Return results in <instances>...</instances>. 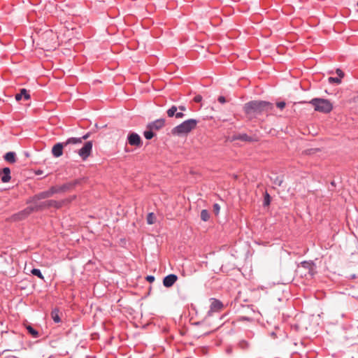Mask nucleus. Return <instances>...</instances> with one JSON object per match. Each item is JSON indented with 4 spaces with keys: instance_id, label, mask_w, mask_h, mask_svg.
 Listing matches in <instances>:
<instances>
[{
    "instance_id": "f257e3e1",
    "label": "nucleus",
    "mask_w": 358,
    "mask_h": 358,
    "mask_svg": "<svg viewBox=\"0 0 358 358\" xmlns=\"http://www.w3.org/2000/svg\"><path fill=\"white\" fill-rule=\"evenodd\" d=\"M273 108V103L266 101H250L244 104L243 110L248 115L262 114Z\"/></svg>"
},
{
    "instance_id": "f03ea898",
    "label": "nucleus",
    "mask_w": 358,
    "mask_h": 358,
    "mask_svg": "<svg viewBox=\"0 0 358 358\" xmlns=\"http://www.w3.org/2000/svg\"><path fill=\"white\" fill-rule=\"evenodd\" d=\"M38 45L41 49L47 51L55 50L59 45L57 36L52 30H48L40 35Z\"/></svg>"
},
{
    "instance_id": "7ed1b4c3",
    "label": "nucleus",
    "mask_w": 358,
    "mask_h": 358,
    "mask_svg": "<svg viewBox=\"0 0 358 358\" xmlns=\"http://www.w3.org/2000/svg\"><path fill=\"white\" fill-rule=\"evenodd\" d=\"M198 122L199 121L196 119H188L173 127L171 134L177 136L187 135L196 127Z\"/></svg>"
},
{
    "instance_id": "20e7f679",
    "label": "nucleus",
    "mask_w": 358,
    "mask_h": 358,
    "mask_svg": "<svg viewBox=\"0 0 358 358\" xmlns=\"http://www.w3.org/2000/svg\"><path fill=\"white\" fill-rule=\"evenodd\" d=\"M310 103L314 107L315 111L322 113H329L333 109L332 103L329 100L322 98H314Z\"/></svg>"
},
{
    "instance_id": "39448f33",
    "label": "nucleus",
    "mask_w": 358,
    "mask_h": 358,
    "mask_svg": "<svg viewBox=\"0 0 358 358\" xmlns=\"http://www.w3.org/2000/svg\"><path fill=\"white\" fill-rule=\"evenodd\" d=\"M79 183L78 180L66 182L59 186H52L50 189L52 194L66 192L74 188Z\"/></svg>"
},
{
    "instance_id": "423d86ee",
    "label": "nucleus",
    "mask_w": 358,
    "mask_h": 358,
    "mask_svg": "<svg viewBox=\"0 0 358 358\" xmlns=\"http://www.w3.org/2000/svg\"><path fill=\"white\" fill-rule=\"evenodd\" d=\"M37 211L42 210L45 208H49L51 207L55 208H60L62 206V203L55 200H47L45 201L39 202L38 204L35 205Z\"/></svg>"
},
{
    "instance_id": "0eeeda50",
    "label": "nucleus",
    "mask_w": 358,
    "mask_h": 358,
    "mask_svg": "<svg viewBox=\"0 0 358 358\" xmlns=\"http://www.w3.org/2000/svg\"><path fill=\"white\" fill-rule=\"evenodd\" d=\"M93 143L92 141H87L83 146L78 150V153L81 159L85 161L91 155Z\"/></svg>"
},
{
    "instance_id": "6e6552de",
    "label": "nucleus",
    "mask_w": 358,
    "mask_h": 358,
    "mask_svg": "<svg viewBox=\"0 0 358 358\" xmlns=\"http://www.w3.org/2000/svg\"><path fill=\"white\" fill-rule=\"evenodd\" d=\"M127 142L132 146L141 147L143 145V141L139 134L131 131L127 137Z\"/></svg>"
},
{
    "instance_id": "1a4fd4ad",
    "label": "nucleus",
    "mask_w": 358,
    "mask_h": 358,
    "mask_svg": "<svg viewBox=\"0 0 358 358\" xmlns=\"http://www.w3.org/2000/svg\"><path fill=\"white\" fill-rule=\"evenodd\" d=\"M210 301L211 303L210 310L207 313L208 316H211L213 312L220 311L224 307L222 302L215 298H210Z\"/></svg>"
},
{
    "instance_id": "9d476101",
    "label": "nucleus",
    "mask_w": 358,
    "mask_h": 358,
    "mask_svg": "<svg viewBox=\"0 0 358 358\" xmlns=\"http://www.w3.org/2000/svg\"><path fill=\"white\" fill-rule=\"evenodd\" d=\"M231 138V141H241L243 142H254L257 141L254 137L250 136L245 133L234 134Z\"/></svg>"
},
{
    "instance_id": "9b49d317",
    "label": "nucleus",
    "mask_w": 358,
    "mask_h": 358,
    "mask_svg": "<svg viewBox=\"0 0 358 358\" xmlns=\"http://www.w3.org/2000/svg\"><path fill=\"white\" fill-rule=\"evenodd\" d=\"M178 280V275L173 273L169 274L163 278V285L165 287H171Z\"/></svg>"
},
{
    "instance_id": "f8f14e48",
    "label": "nucleus",
    "mask_w": 358,
    "mask_h": 358,
    "mask_svg": "<svg viewBox=\"0 0 358 358\" xmlns=\"http://www.w3.org/2000/svg\"><path fill=\"white\" fill-rule=\"evenodd\" d=\"M165 125V119L159 118L151 122H149L147 125V129L152 130H159Z\"/></svg>"
},
{
    "instance_id": "ddd939ff",
    "label": "nucleus",
    "mask_w": 358,
    "mask_h": 358,
    "mask_svg": "<svg viewBox=\"0 0 358 358\" xmlns=\"http://www.w3.org/2000/svg\"><path fill=\"white\" fill-rule=\"evenodd\" d=\"M65 147L63 142L55 143L52 148V154L55 157H59L63 155V150Z\"/></svg>"
},
{
    "instance_id": "4468645a",
    "label": "nucleus",
    "mask_w": 358,
    "mask_h": 358,
    "mask_svg": "<svg viewBox=\"0 0 358 358\" xmlns=\"http://www.w3.org/2000/svg\"><path fill=\"white\" fill-rule=\"evenodd\" d=\"M1 180L3 183L8 182L10 179V169L9 167H4L0 170Z\"/></svg>"
},
{
    "instance_id": "2eb2a0df",
    "label": "nucleus",
    "mask_w": 358,
    "mask_h": 358,
    "mask_svg": "<svg viewBox=\"0 0 358 358\" xmlns=\"http://www.w3.org/2000/svg\"><path fill=\"white\" fill-rule=\"evenodd\" d=\"M3 159L6 162L13 164L16 162L17 159L16 153L13 151L8 152L4 155Z\"/></svg>"
},
{
    "instance_id": "dca6fc26",
    "label": "nucleus",
    "mask_w": 358,
    "mask_h": 358,
    "mask_svg": "<svg viewBox=\"0 0 358 358\" xmlns=\"http://www.w3.org/2000/svg\"><path fill=\"white\" fill-rule=\"evenodd\" d=\"M270 180L274 185H278L279 187L281 186L283 182L282 177L277 176L275 173H273L270 176Z\"/></svg>"
},
{
    "instance_id": "f3484780",
    "label": "nucleus",
    "mask_w": 358,
    "mask_h": 358,
    "mask_svg": "<svg viewBox=\"0 0 358 358\" xmlns=\"http://www.w3.org/2000/svg\"><path fill=\"white\" fill-rule=\"evenodd\" d=\"M31 97L29 91H20V93L15 95V100L20 101L22 98L25 100L29 99Z\"/></svg>"
},
{
    "instance_id": "a211bd4d",
    "label": "nucleus",
    "mask_w": 358,
    "mask_h": 358,
    "mask_svg": "<svg viewBox=\"0 0 358 358\" xmlns=\"http://www.w3.org/2000/svg\"><path fill=\"white\" fill-rule=\"evenodd\" d=\"M51 317L55 323H59L61 322L59 310L57 308L52 309L51 311Z\"/></svg>"
},
{
    "instance_id": "6ab92c4d",
    "label": "nucleus",
    "mask_w": 358,
    "mask_h": 358,
    "mask_svg": "<svg viewBox=\"0 0 358 358\" xmlns=\"http://www.w3.org/2000/svg\"><path fill=\"white\" fill-rule=\"evenodd\" d=\"M37 195H38V199L40 200H42V199H45L50 198L53 194H52V191H51V189L50 188L49 189H48L46 191H43V192L38 193Z\"/></svg>"
},
{
    "instance_id": "aec40b11",
    "label": "nucleus",
    "mask_w": 358,
    "mask_h": 358,
    "mask_svg": "<svg viewBox=\"0 0 358 358\" xmlns=\"http://www.w3.org/2000/svg\"><path fill=\"white\" fill-rule=\"evenodd\" d=\"M22 212L24 214V216L27 218L29 215H30L34 212H37L36 208V206H29L24 209L22 210Z\"/></svg>"
},
{
    "instance_id": "412c9836",
    "label": "nucleus",
    "mask_w": 358,
    "mask_h": 358,
    "mask_svg": "<svg viewBox=\"0 0 358 358\" xmlns=\"http://www.w3.org/2000/svg\"><path fill=\"white\" fill-rule=\"evenodd\" d=\"M26 329L33 338H36L39 336L38 331L35 329L31 324L26 325Z\"/></svg>"
},
{
    "instance_id": "4be33fe9",
    "label": "nucleus",
    "mask_w": 358,
    "mask_h": 358,
    "mask_svg": "<svg viewBox=\"0 0 358 358\" xmlns=\"http://www.w3.org/2000/svg\"><path fill=\"white\" fill-rule=\"evenodd\" d=\"M63 143H64V145L66 146L69 144H73V145L80 144V143H81V141L79 138L71 137V138H69L68 139H66V141Z\"/></svg>"
},
{
    "instance_id": "5701e85b",
    "label": "nucleus",
    "mask_w": 358,
    "mask_h": 358,
    "mask_svg": "<svg viewBox=\"0 0 358 358\" xmlns=\"http://www.w3.org/2000/svg\"><path fill=\"white\" fill-rule=\"evenodd\" d=\"M26 219V217L24 216L22 210L19 211L17 213H15L12 215L11 220L15 222L21 221Z\"/></svg>"
},
{
    "instance_id": "b1692460",
    "label": "nucleus",
    "mask_w": 358,
    "mask_h": 358,
    "mask_svg": "<svg viewBox=\"0 0 358 358\" xmlns=\"http://www.w3.org/2000/svg\"><path fill=\"white\" fill-rule=\"evenodd\" d=\"M38 201H40V199H38V195L36 194L29 197L27 200L26 203H27V204L32 203V204H34L33 206H34V205L39 203Z\"/></svg>"
},
{
    "instance_id": "393cba45",
    "label": "nucleus",
    "mask_w": 358,
    "mask_h": 358,
    "mask_svg": "<svg viewBox=\"0 0 358 358\" xmlns=\"http://www.w3.org/2000/svg\"><path fill=\"white\" fill-rule=\"evenodd\" d=\"M271 197L270 194L266 192L264 195L263 206L266 207L271 204Z\"/></svg>"
},
{
    "instance_id": "a878e982",
    "label": "nucleus",
    "mask_w": 358,
    "mask_h": 358,
    "mask_svg": "<svg viewBox=\"0 0 358 358\" xmlns=\"http://www.w3.org/2000/svg\"><path fill=\"white\" fill-rule=\"evenodd\" d=\"M31 273L34 275L37 276L38 278L44 280V276L41 272V271L39 268H34L31 270Z\"/></svg>"
},
{
    "instance_id": "bb28decb",
    "label": "nucleus",
    "mask_w": 358,
    "mask_h": 358,
    "mask_svg": "<svg viewBox=\"0 0 358 358\" xmlns=\"http://www.w3.org/2000/svg\"><path fill=\"white\" fill-rule=\"evenodd\" d=\"M200 217H201V220H203L204 222H207L210 219V213H209L208 210L206 209H203L201 211Z\"/></svg>"
},
{
    "instance_id": "cd10ccee",
    "label": "nucleus",
    "mask_w": 358,
    "mask_h": 358,
    "mask_svg": "<svg viewBox=\"0 0 358 358\" xmlns=\"http://www.w3.org/2000/svg\"><path fill=\"white\" fill-rule=\"evenodd\" d=\"M301 266L306 269H312L313 266L315 265L313 261H303L301 263Z\"/></svg>"
},
{
    "instance_id": "c85d7f7f",
    "label": "nucleus",
    "mask_w": 358,
    "mask_h": 358,
    "mask_svg": "<svg viewBox=\"0 0 358 358\" xmlns=\"http://www.w3.org/2000/svg\"><path fill=\"white\" fill-rule=\"evenodd\" d=\"M178 110V107L176 106H172L170 108H169L166 111L167 115L169 117H172L176 115Z\"/></svg>"
},
{
    "instance_id": "c756f323",
    "label": "nucleus",
    "mask_w": 358,
    "mask_h": 358,
    "mask_svg": "<svg viewBox=\"0 0 358 358\" xmlns=\"http://www.w3.org/2000/svg\"><path fill=\"white\" fill-rule=\"evenodd\" d=\"M143 136L147 140H150L155 136V134L153 132L152 129H148V130L143 132Z\"/></svg>"
},
{
    "instance_id": "7c9ffc66",
    "label": "nucleus",
    "mask_w": 358,
    "mask_h": 358,
    "mask_svg": "<svg viewBox=\"0 0 358 358\" xmlns=\"http://www.w3.org/2000/svg\"><path fill=\"white\" fill-rule=\"evenodd\" d=\"M238 346L239 348H241L242 350H246L249 348L250 344L247 341L241 340L238 342Z\"/></svg>"
},
{
    "instance_id": "2f4dec72",
    "label": "nucleus",
    "mask_w": 358,
    "mask_h": 358,
    "mask_svg": "<svg viewBox=\"0 0 358 358\" xmlns=\"http://www.w3.org/2000/svg\"><path fill=\"white\" fill-rule=\"evenodd\" d=\"M154 213H150L147 216V223L148 224H152L154 223Z\"/></svg>"
},
{
    "instance_id": "473e14b6",
    "label": "nucleus",
    "mask_w": 358,
    "mask_h": 358,
    "mask_svg": "<svg viewBox=\"0 0 358 358\" xmlns=\"http://www.w3.org/2000/svg\"><path fill=\"white\" fill-rule=\"evenodd\" d=\"M328 81H329V83H336L337 84H340L341 83V78H333V77H329L328 78Z\"/></svg>"
},
{
    "instance_id": "72a5a7b5",
    "label": "nucleus",
    "mask_w": 358,
    "mask_h": 358,
    "mask_svg": "<svg viewBox=\"0 0 358 358\" xmlns=\"http://www.w3.org/2000/svg\"><path fill=\"white\" fill-rule=\"evenodd\" d=\"M213 208L214 213L216 215H217L219 214V213H220V206L218 203H215L213 204Z\"/></svg>"
},
{
    "instance_id": "f704fd0d",
    "label": "nucleus",
    "mask_w": 358,
    "mask_h": 358,
    "mask_svg": "<svg viewBox=\"0 0 358 358\" xmlns=\"http://www.w3.org/2000/svg\"><path fill=\"white\" fill-rule=\"evenodd\" d=\"M286 106V103L284 101H278L276 103V106L279 108L280 109H283Z\"/></svg>"
},
{
    "instance_id": "c9c22d12",
    "label": "nucleus",
    "mask_w": 358,
    "mask_h": 358,
    "mask_svg": "<svg viewBox=\"0 0 358 358\" xmlns=\"http://www.w3.org/2000/svg\"><path fill=\"white\" fill-rule=\"evenodd\" d=\"M145 279L148 282H149L150 283H152L155 281V278L154 275H148L146 276Z\"/></svg>"
},
{
    "instance_id": "e433bc0d",
    "label": "nucleus",
    "mask_w": 358,
    "mask_h": 358,
    "mask_svg": "<svg viewBox=\"0 0 358 358\" xmlns=\"http://www.w3.org/2000/svg\"><path fill=\"white\" fill-rule=\"evenodd\" d=\"M336 74L338 76L339 78H342L344 77V73L340 69H337L336 71Z\"/></svg>"
},
{
    "instance_id": "4c0bfd02",
    "label": "nucleus",
    "mask_w": 358,
    "mask_h": 358,
    "mask_svg": "<svg viewBox=\"0 0 358 358\" xmlns=\"http://www.w3.org/2000/svg\"><path fill=\"white\" fill-rule=\"evenodd\" d=\"M90 135H91V133L87 132L85 135H83L82 137L79 138L81 141V143L83 142V140H87L88 138H90Z\"/></svg>"
},
{
    "instance_id": "58836bf2",
    "label": "nucleus",
    "mask_w": 358,
    "mask_h": 358,
    "mask_svg": "<svg viewBox=\"0 0 358 358\" xmlns=\"http://www.w3.org/2000/svg\"><path fill=\"white\" fill-rule=\"evenodd\" d=\"M194 101L196 103H200L202 101V96L199 94L196 95L194 98Z\"/></svg>"
},
{
    "instance_id": "ea45409f",
    "label": "nucleus",
    "mask_w": 358,
    "mask_h": 358,
    "mask_svg": "<svg viewBox=\"0 0 358 358\" xmlns=\"http://www.w3.org/2000/svg\"><path fill=\"white\" fill-rule=\"evenodd\" d=\"M217 101H218L220 103H222V104H223V103H226V99H225V97H224V96H220L217 98Z\"/></svg>"
},
{
    "instance_id": "a19ab883",
    "label": "nucleus",
    "mask_w": 358,
    "mask_h": 358,
    "mask_svg": "<svg viewBox=\"0 0 358 358\" xmlns=\"http://www.w3.org/2000/svg\"><path fill=\"white\" fill-rule=\"evenodd\" d=\"M185 116V114L182 112H176V114L175 115L176 118L180 119L182 118Z\"/></svg>"
},
{
    "instance_id": "79ce46f5",
    "label": "nucleus",
    "mask_w": 358,
    "mask_h": 358,
    "mask_svg": "<svg viewBox=\"0 0 358 358\" xmlns=\"http://www.w3.org/2000/svg\"><path fill=\"white\" fill-rule=\"evenodd\" d=\"M225 352L227 354V355H231L232 352H233V348L231 346H229L226 348L225 350Z\"/></svg>"
},
{
    "instance_id": "37998d69",
    "label": "nucleus",
    "mask_w": 358,
    "mask_h": 358,
    "mask_svg": "<svg viewBox=\"0 0 358 358\" xmlns=\"http://www.w3.org/2000/svg\"><path fill=\"white\" fill-rule=\"evenodd\" d=\"M43 173V171L41 169H37L35 171V174L37 176L42 175Z\"/></svg>"
},
{
    "instance_id": "c03bdc74",
    "label": "nucleus",
    "mask_w": 358,
    "mask_h": 358,
    "mask_svg": "<svg viewBox=\"0 0 358 358\" xmlns=\"http://www.w3.org/2000/svg\"><path fill=\"white\" fill-rule=\"evenodd\" d=\"M178 108H179L181 112L186 110V107L183 105L179 106Z\"/></svg>"
},
{
    "instance_id": "a18cd8bd",
    "label": "nucleus",
    "mask_w": 358,
    "mask_h": 358,
    "mask_svg": "<svg viewBox=\"0 0 358 358\" xmlns=\"http://www.w3.org/2000/svg\"><path fill=\"white\" fill-rule=\"evenodd\" d=\"M331 185L333 187H336V182H335V181H334V180H333V181H331Z\"/></svg>"
},
{
    "instance_id": "49530a36",
    "label": "nucleus",
    "mask_w": 358,
    "mask_h": 358,
    "mask_svg": "<svg viewBox=\"0 0 358 358\" xmlns=\"http://www.w3.org/2000/svg\"><path fill=\"white\" fill-rule=\"evenodd\" d=\"M201 324V322H196L194 324L198 326V325H200Z\"/></svg>"
},
{
    "instance_id": "de8ad7c7",
    "label": "nucleus",
    "mask_w": 358,
    "mask_h": 358,
    "mask_svg": "<svg viewBox=\"0 0 358 358\" xmlns=\"http://www.w3.org/2000/svg\"><path fill=\"white\" fill-rule=\"evenodd\" d=\"M243 320H248H248H250V318H249V317H243Z\"/></svg>"
},
{
    "instance_id": "09e8293b",
    "label": "nucleus",
    "mask_w": 358,
    "mask_h": 358,
    "mask_svg": "<svg viewBox=\"0 0 358 358\" xmlns=\"http://www.w3.org/2000/svg\"><path fill=\"white\" fill-rule=\"evenodd\" d=\"M351 278L352 279L356 278V275H355V274L352 275Z\"/></svg>"
},
{
    "instance_id": "8fccbe9b",
    "label": "nucleus",
    "mask_w": 358,
    "mask_h": 358,
    "mask_svg": "<svg viewBox=\"0 0 358 358\" xmlns=\"http://www.w3.org/2000/svg\"><path fill=\"white\" fill-rule=\"evenodd\" d=\"M25 155H26L27 157H29V152H25Z\"/></svg>"
},
{
    "instance_id": "3c124183",
    "label": "nucleus",
    "mask_w": 358,
    "mask_h": 358,
    "mask_svg": "<svg viewBox=\"0 0 358 358\" xmlns=\"http://www.w3.org/2000/svg\"><path fill=\"white\" fill-rule=\"evenodd\" d=\"M325 92H327V93H328L329 94H332V93L329 92V91H327V90H325Z\"/></svg>"
},
{
    "instance_id": "603ef678",
    "label": "nucleus",
    "mask_w": 358,
    "mask_h": 358,
    "mask_svg": "<svg viewBox=\"0 0 358 358\" xmlns=\"http://www.w3.org/2000/svg\"><path fill=\"white\" fill-rule=\"evenodd\" d=\"M357 99L358 100V96H357Z\"/></svg>"
},
{
    "instance_id": "864d4df0",
    "label": "nucleus",
    "mask_w": 358,
    "mask_h": 358,
    "mask_svg": "<svg viewBox=\"0 0 358 358\" xmlns=\"http://www.w3.org/2000/svg\"><path fill=\"white\" fill-rule=\"evenodd\" d=\"M357 6H358V1H357Z\"/></svg>"
}]
</instances>
